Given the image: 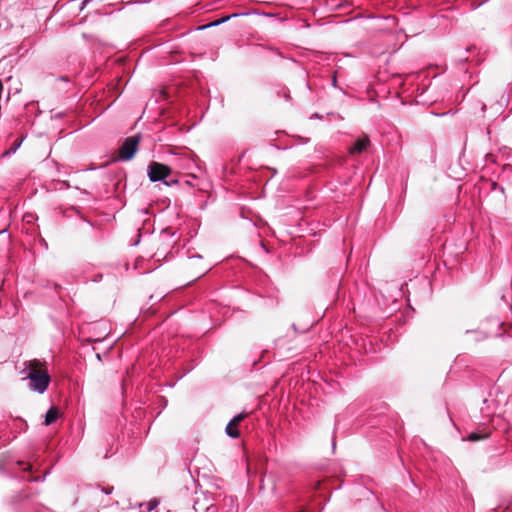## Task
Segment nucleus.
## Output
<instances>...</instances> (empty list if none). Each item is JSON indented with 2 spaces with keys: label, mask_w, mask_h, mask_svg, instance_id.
Instances as JSON below:
<instances>
[{
  "label": "nucleus",
  "mask_w": 512,
  "mask_h": 512,
  "mask_svg": "<svg viewBox=\"0 0 512 512\" xmlns=\"http://www.w3.org/2000/svg\"><path fill=\"white\" fill-rule=\"evenodd\" d=\"M23 380H29V388L39 394L44 393L50 383V376L47 369L43 368V363L37 359L24 362V368L21 371Z\"/></svg>",
  "instance_id": "f257e3e1"
},
{
  "label": "nucleus",
  "mask_w": 512,
  "mask_h": 512,
  "mask_svg": "<svg viewBox=\"0 0 512 512\" xmlns=\"http://www.w3.org/2000/svg\"><path fill=\"white\" fill-rule=\"evenodd\" d=\"M140 141L139 135H134L125 139L119 149V158L128 161L135 155Z\"/></svg>",
  "instance_id": "f03ea898"
},
{
  "label": "nucleus",
  "mask_w": 512,
  "mask_h": 512,
  "mask_svg": "<svg viewBox=\"0 0 512 512\" xmlns=\"http://www.w3.org/2000/svg\"><path fill=\"white\" fill-rule=\"evenodd\" d=\"M170 168L158 162H151L148 166V177L152 182L162 181L170 175Z\"/></svg>",
  "instance_id": "7ed1b4c3"
},
{
  "label": "nucleus",
  "mask_w": 512,
  "mask_h": 512,
  "mask_svg": "<svg viewBox=\"0 0 512 512\" xmlns=\"http://www.w3.org/2000/svg\"><path fill=\"white\" fill-rule=\"evenodd\" d=\"M247 415L245 413H240L236 416H234L230 421L229 423L227 424L226 428H225V432L226 434L231 437V438H238L240 433H239V430H238V425L240 424L241 421L244 420V418L246 417Z\"/></svg>",
  "instance_id": "20e7f679"
},
{
  "label": "nucleus",
  "mask_w": 512,
  "mask_h": 512,
  "mask_svg": "<svg viewBox=\"0 0 512 512\" xmlns=\"http://www.w3.org/2000/svg\"><path fill=\"white\" fill-rule=\"evenodd\" d=\"M509 158L512 159V155H511L510 150L504 149L498 155H495V154H492V153L487 154L486 155V162L487 163H494V164L501 165L504 160H509Z\"/></svg>",
  "instance_id": "39448f33"
},
{
  "label": "nucleus",
  "mask_w": 512,
  "mask_h": 512,
  "mask_svg": "<svg viewBox=\"0 0 512 512\" xmlns=\"http://www.w3.org/2000/svg\"><path fill=\"white\" fill-rule=\"evenodd\" d=\"M370 141L367 136L359 138L354 145L350 148L351 154H359L362 153L368 147Z\"/></svg>",
  "instance_id": "423d86ee"
},
{
  "label": "nucleus",
  "mask_w": 512,
  "mask_h": 512,
  "mask_svg": "<svg viewBox=\"0 0 512 512\" xmlns=\"http://www.w3.org/2000/svg\"><path fill=\"white\" fill-rule=\"evenodd\" d=\"M59 417V412L57 410V408L55 407H51L47 412H46V415H45V424L46 425H51L52 423H54L57 418Z\"/></svg>",
  "instance_id": "0eeeda50"
},
{
  "label": "nucleus",
  "mask_w": 512,
  "mask_h": 512,
  "mask_svg": "<svg viewBox=\"0 0 512 512\" xmlns=\"http://www.w3.org/2000/svg\"><path fill=\"white\" fill-rule=\"evenodd\" d=\"M502 166V176L503 178L510 180L512 179V163L505 162V160L501 164Z\"/></svg>",
  "instance_id": "6e6552de"
},
{
  "label": "nucleus",
  "mask_w": 512,
  "mask_h": 512,
  "mask_svg": "<svg viewBox=\"0 0 512 512\" xmlns=\"http://www.w3.org/2000/svg\"><path fill=\"white\" fill-rule=\"evenodd\" d=\"M235 16H237V14L228 15V16L223 17V18H221V19H219V20H216V21H214V22H212V23H210V24H208V25H205V26L199 27L198 29H204V28H207V27L218 26V25H220V24H222V23H225V22H226V21H228L230 18L235 17Z\"/></svg>",
  "instance_id": "1a4fd4ad"
},
{
  "label": "nucleus",
  "mask_w": 512,
  "mask_h": 512,
  "mask_svg": "<svg viewBox=\"0 0 512 512\" xmlns=\"http://www.w3.org/2000/svg\"><path fill=\"white\" fill-rule=\"evenodd\" d=\"M487 437V434H480L477 432H472L468 435L467 440L471 442L479 441Z\"/></svg>",
  "instance_id": "9d476101"
},
{
  "label": "nucleus",
  "mask_w": 512,
  "mask_h": 512,
  "mask_svg": "<svg viewBox=\"0 0 512 512\" xmlns=\"http://www.w3.org/2000/svg\"><path fill=\"white\" fill-rule=\"evenodd\" d=\"M159 505L158 500L152 499L146 504H142L141 507H145L146 511L150 512L153 511L157 506Z\"/></svg>",
  "instance_id": "9b49d317"
},
{
  "label": "nucleus",
  "mask_w": 512,
  "mask_h": 512,
  "mask_svg": "<svg viewBox=\"0 0 512 512\" xmlns=\"http://www.w3.org/2000/svg\"><path fill=\"white\" fill-rule=\"evenodd\" d=\"M22 140L16 141L7 153H14L20 147Z\"/></svg>",
  "instance_id": "f8f14e48"
},
{
  "label": "nucleus",
  "mask_w": 512,
  "mask_h": 512,
  "mask_svg": "<svg viewBox=\"0 0 512 512\" xmlns=\"http://www.w3.org/2000/svg\"><path fill=\"white\" fill-rule=\"evenodd\" d=\"M18 465L19 466H23V470L24 471H31L32 470V465L30 463L18 462Z\"/></svg>",
  "instance_id": "ddd939ff"
},
{
  "label": "nucleus",
  "mask_w": 512,
  "mask_h": 512,
  "mask_svg": "<svg viewBox=\"0 0 512 512\" xmlns=\"http://www.w3.org/2000/svg\"><path fill=\"white\" fill-rule=\"evenodd\" d=\"M48 472H45L44 475L42 477H33V478H30L28 479L29 481H43L45 479V477L47 476Z\"/></svg>",
  "instance_id": "4468645a"
},
{
  "label": "nucleus",
  "mask_w": 512,
  "mask_h": 512,
  "mask_svg": "<svg viewBox=\"0 0 512 512\" xmlns=\"http://www.w3.org/2000/svg\"><path fill=\"white\" fill-rule=\"evenodd\" d=\"M113 488L112 487H109V488H105L103 489V491L106 493V494H110L112 492Z\"/></svg>",
  "instance_id": "2eb2a0df"
},
{
  "label": "nucleus",
  "mask_w": 512,
  "mask_h": 512,
  "mask_svg": "<svg viewBox=\"0 0 512 512\" xmlns=\"http://www.w3.org/2000/svg\"><path fill=\"white\" fill-rule=\"evenodd\" d=\"M481 109H482V111L484 112V111H485V109H486V105H485V104H483Z\"/></svg>",
  "instance_id": "dca6fc26"
},
{
  "label": "nucleus",
  "mask_w": 512,
  "mask_h": 512,
  "mask_svg": "<svg viewBox=\"0 0 512 512\" xmlns=\"http://www.w3.org/2000/svg\"><path fill=\"white\" fill-rule=\"evenodd\" d=\"M495 324L498 326L500 324V322L498 320H496Z\"/></svg>",
  "instance_id": "f3484780"
},
{
  "label": "nucleus",
  "mask_w": 512,
  "mask_h": 512,
  "mask_svg": "<svg viewBox=\"0 0 512 512\" xmlns=\"http://www.w3.org/2000/svg\"><path fill=\"white\" fill-rule=\"evenodd\" d=\"M196 505H197V502H195V504H194V510H197Z\"/></svg>",
  "instance_id": "a211bd4d"
},
{
  "label": "nucleus",
  "mask_w": 512,
  "mask_h": 512,
  "mask_svg": "<svg viewBox=\"0 0 512 512\" xmlns=\"http://www.w3.org/2000/svg\"><path fill=\"white\" fill-rule=\"evenodd\" d=\"M299 512H307V511H305V510H300Z\"/></svg>",
  "instance_id": "6ab92c4d"
}]
</instances>
